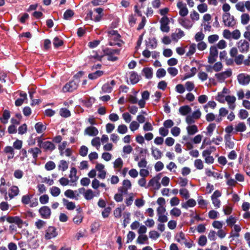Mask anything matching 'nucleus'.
I'll list each match as a JSON object with an SVG mask.
<instances>
[{
    "label": "nucleus",
    "mask_w": 250,
    "mask_h": 250,
    "mask_svg": "<svg viewBox=\"0 0 250 250\" xmlns=\"http://www.w3.org/2000/svg\"><path fill=\"white\" fill-rule=\"evenodd\" d=\"M74 13L72 10H67L63 14V18L68 20L73 16Z\"/></svg>",
    "instance_id": "54"
},
{
    "label": "nucleus",
    "mask_w": 250,
    "mask_h": 250,
    "mask_svg": "<svg viewBox=\"0 0 250 250\" xmlns=\"http://www.w3.org/2000/svg\"><path fill=\"white\" fill-rule=\"evenodd\" d=\"M212 68H213V70L214 71H215V72H219L223 68V64L220 62H216L212 66Z\"/></svg>",
    "instance_id": "55"
},
{
    "label": "nucleus",
    "mask_w": 250,
    "mask_h": 250,
    "mask_svg": "<svg viewBox=\"0 0 250 250\" xmlns=\"http://www.w3.org/2000/svg\"><path fill=\"white\" fill-rule=\"evenodd\" d=\"M181 132V129L177 126H174L171 129V133L175 137L179 136Z\"/></svg>",
    "instance_id": "62"
},
{
    "label": "nucleus",
    "mask_w": 250,
    "mask_h": 250,
    "mask_svg": "<svg viewBox=\"0 0 250 250\" xmlns=\"http://www.w3.org/2000/svg\"><path fill=\"white\" fill-rule=\"evenodd\" d=\"M39 212L42 218L44 219H48L51 214L50 208L47 206H43L41 208Z\"/></svg>",
    "instance_id": "13"
},
{
    "label": "nucleus",
    "mask_w": 250,
    "mask_h": 250,
    "mask_svg": "<svg viewBox=\"0 0 250 250\" xmlns=\"http://www.w3.org/2000/svg\"><path fill=\"white\" fill-rule=\"evenodd\" d=\"M178 21L182 26L187 29H189L193 25V23L191 21L186 19L179 18Z\"/></svg>",
    "instance_id": "20"
},
{
    "label": "nucleus",
    "mask_w": 250,
    "mask_h": 250,
    "mask_svg": "<svg viewBox=\"0 0 250 250\" xmlns=\"http://www.w3.org/2000/svg\"><path fill=\"white\" fill-rule=\"evenodd\" d=\"M151 152L152 157L155 160L160 159L163 156V152L157 147L152 146Z\"/></svg>",
    "instance_id": "18"
},
{
    "label": "nucleus",
    "mask_w": 250,
    "mask_h": 250,
    "mask_svg": "<svg viewBox=\"0 0 250 250\" xmlns=\"http://www.w3.org/2000/svg\"><path fill=\"white\" fill-rule=\"evenodd\" d=\"M190 18L191 20V22L194 23L195 21L199 20L200 15L195 10H193L190 13Z\"/></svg>",
    "instance_id": "35"
},
{
    "label": "nucleus",
    "mask_w": 250,
    "mask_h": 250,
    "mask_svg": "<svg viewBox=\"0 0 250 250\" xmlns=\"http://www.w3.org/2000/svg\"><path fill=\"white\" fill-rule=\"evenodd\" d=\"M68 162L65 160H61L58 165V168L62 171H65L68 168Z\"/></svg>",
    "instance_id": "31"
},
{
    "label": "nucleus",
    "mask_w": 250,
    "mask_h": 250,
    "mask_svg": "<svg viewBox=\"0 0 250 250\" xmlns=\"http://www.w3.org/2000/svg\"><path fill=\"white\" fill-rule=\"evenodd\" d=\"M140 127V124L136 121H132L129 125V129L132 132H134L139 129Z\"/></svg>",
    "instance_id": "45"
},
{
    "label": "nucleus",
    "mask_w": 250,
    "mask_h": 250,
    "mask_svg": "<svg viewBox=\"0 0 250 250\" xmlns=\"http://www.w3.org/2000/svg\"><path fill=\"white\" fill-rule=\"evenodd\" d=\"M196 201L193 199H190L186 203L182 204V207L184 208H188V207H193L196 205Z\"/></svg>",
    "instance_id": "37"
},
{
    "label": "nucleus",
    "mask_w": 250,
    "mask_h": 250,
    "mask_svg": "<svg viewBox=\"0 0 250 250\" xmlns=\"http://www.w3.org/2000/svg\"><path fill=\"white\" fill-rule=\"evenodd\" d=\"M119 50L118 49H107L104 51L105 54L107 56V59L110 61H116L118 60V57L114 56V54H119Z\"/></svg>",
    "instance_id": "10"
},
{
    "label": "nucleus",
    "mask_w": 250,
    "mask_h": 250,
    "mask_svg": "<svg viewBox=\"0 0 250 250\" xmlns=\"http://www.w3.org/2000/svg\"><path fill=\"white\" fill-rule=\"evenodd\" d=\"M128 131L127 127L126 125L122 124L118 126L117 131L121 134H125Z\"/></svg>",
    "instance_id": "48"
},
{
    "label": "nucleus",
    "mask_w": 250,
    "mask_h": 250,
    "mask_svg": "<svg viewBox=\"0 0 250 250\" xmlns=\"http://www.w3.org/2000/svg\"><path fill=\"white\" fill-rule=\"evenodd\" d=\"M32 197V195L29 194L23 195L21 198L22 203L25 205L29 204Z\"/></svg>",
    "instance_id": "57"
},
{
    "label": "nucleus",
    "mask_w": 250,
    "mask_h": 250,
    "mask_svg": "<svg viewBox=\"0 0 250 250\" xmlns=\"http://www.w3.org/2000/svg\"><path fill=\"white\" fill-rule=\"evenodd\" d=\"M186 129L189 135H193L198 131V127L195 125H188Z\"/></svg>",
    "instance_id": "30"
},
{
    "label": "nucleus",
    "mask_w": 250,
    "mask_h": 250,
    "mask_svg": "<svg viewBox=\"0 0 250 250\" xmlns=\"http://www.w3.org/2000/svg\"><path fill=\"white\" fill-rule=\"evenodd\" d=\"M216 128V125L215 124L212 123L210 124L208 127H207V132L206 133L207 135L211 136L212 134V132Z\"/></svg>",
    "instance_id": "50"
},
{
    "label": "nucleus",
    "mask_w": 250,
    "mask_h": 250,
    "mask_svg": "<svg viewBox=\"0 0 250 250\" xmlns=\"http://www.w3.org/2000/svg\"><path fill=\"white\" fill-rule=\"evenodd\" d=\"M20 95L21 98H19L15 101V105L17 106H21L23 104L24 101L27 99V95L24 92H21Z\"/></svg>",
    "instance_id": "29"
},
{
    "label": "nucleus",
    "mask_w": 250,
    "mask_h": 250,
    "mask_svg": "<svg viewBox=\"0 0 250 250\" xmlns=\"http://www.w3.org/2000/svg\"><path fill=\"white\" fill-rule=\"evenodd\" d=\"M62 202L64 206L68 210H73L76 208V206L74 203L70 202L65 198L62 199Z\"/></svg>",
    "instance_id": "28"
},
{
    "label": "nucleus",
    "mask_w": 250,
    "mask_h": 250,
    "mask_svg": "<svg viewBox=\"0 0 250 250\" xmlns=\"http://www.w3.org/2000/svg\"><path fill=\"white\" fill-rule=\"evenodd\" d=\"M176 240L179 242L182 243L185 240V234L183 232H180L177 234L175 236Z\"/></svg>",
    "instance_id": "56"
},
{
    "label": "nucleus",
    "mask_w": 250,
    "mask_h": 250,
    "mask_svg": "<svg viewBox=\"0 0 250 250\" xmlns=\"http://www.w3.org/2000/svg\"><path fill=\"white\" fill-rule=\"evenodd\" d=\"M12 223L16 224L17 226L20 228H21L23 225H25L26 226L28 225L26 223L24 222L18 216H12Z\"/></svg>",
    "instance_id": "25"
},
{
    "label": "nucleus",
    "mask_w": 250,
    "mask_h": 250,
    "mask_svg": "<svg viewBox=\"0 0 250 250\" xmlns=\"http://www.w3.org/2000/svg\"><path fill=\"white\" fill-rule=\"evenodd\" d=\"M225 101L227 102L229 109L233 110L235 108V102L236 101V98L235 96L228 95L225 97Z\"/></svg>",
    "instance_id": "17"
},
{
    "label": "nucleus",
    "mask_w": 250,
    "mask_h": 250,
    "mask_svg": "<svg viewBox=\"0 0 250 250\" xmlns=\"http://www.w3.org/2000/svg\"><path fill=\"white\" fill-rule=\"evenodd\" d=\"M169 20L167 17H163L160 20L161 30L164 32H168L169 31L168 24Z\"/></svg>",
    "instance_id": "11"
},
{
    "label": "nucleus",
    "mask_w": 250,
    "mask_h": 250,
    "mask_svg": "<svg viewBox=\"0 0 250 250\" xmlns=\"http://www.w3.org/2000/svg\"><path fill=\"white\" fill-rule=\"evenodd\" d=\"M185 87L188 91H191L194 89L195 85L193 82L188 81L186 83Z\"/></svg>",
    "instance_id": "60"
},
{
    "label": "nucleus",
    "mask_w": 250,
    "mask_h": 250,
    "mask_svg": "<svg viewBox=\"0 0 250 250\" xmlns=\"http://www.w3.org/2000/svg\"><path fill=\"white\" fill-rule=\"evenodd\" d=\"M56 167V165L53 161L47 162L45 165V168L48 171L52 170Z\"/></svg>",
    "instance_id": "53"
},
{
    "label": "nucleus",
    "mask_w": 250,
    "mask_h": 250,
    "mask_svg": "<svg viewBox=\"0 0 250 250\" xmlns=\"http://www.w3.org/2000/svg\"><path fill=\"white\" fill-rule=\"evenodd\" d=\"M169 213L171 216L178 217L181 215L182 211L180 209L175 207L170 210Z\"/></svg>",
    "instance_id": "36"
},
{
    "label": "nucleus",
    "mask_w": 250,
    "mask_h": 250,
    "mask_svg": "<svg viewBox=\"0 0 250 250\" xmlns=\"http://www.w3.org/2000/svg\"><path fill=\"white\" fill-rule=\"evenodd\" d=\"M234 129V133H236L238 132H244L246 131L247 126L244 123L240 122L235 125Z\"/></svg>",
    "instance_id": "27"
},
{
    "label": "nucleus",
    "mask_w": 250,
    "mask_h": 250,
    "mask_svg": "<svg viewBox=\"0 0 250 250\" xmlns=\"http://www.w3.org/2000/svg\"><path fill=\"white\" fill-rule=\"evenodd\" d=\"M143 72L146 78L151 79L152 78L153 75L152 68L149 67L144 68Z\"/></svg>",
    "instance_id": "40"
},
{
    "label": "nucleus",
    "mask_w": 250,
    "mask_h": 250,
    "mask_svg": "<svg viewBox=\"0 0 250 250\" xmlns=\"http://www.w3.org/2000/svg\"><path fill=\"white\" fill-rule=\"evenodd\" d=\"M57 235L56 229L53 227H50L46 230L45 235V238L46 239H50L52 238L55 237Z\"/></svg>",
    "instance_id": "19"
},
{
    "label": "nucleus",
    "mask_w": 250,
    "mask_h": 250,
    "mask_svg": "<svg viewBox=\"0 0 250 250\" xmlns=\"http://www.w3.org/2000/svg\"><path fill=\"white\" fill-rule=\"evenodd\" d=\"M10 117V112L7 110H4L2 114V118H1V122L4 124H6Z\"/></svg>",
    "instance_id": "42"
},
{
    "label": "nucleus",
    "mask_w": 250,
    "mask_h": 250,
    "mask_svg": "<svg viewBox=\"0 0 250 250\" xmlns=\"http://www.w3.org/2000/svg\"><path fill=\"white\" fill-rule=\"evenodd\" d=\"M196 45L195 43H192L188 47V51L186 53V56L190 57L196 51Z\"/></svg>",
    "instance_id": "39"
},
{
    "label": "nucleus",
    "mask_w": 250,
    "mask_h": 250,
    "mask_svg": "<svg viewBox=\"0 0 250 250\" xmlns=\"http://www.w3.org/2000/svg\"><path fill=\"white\" fill-rule=\"evenodd\" d=\"M160 178V176L158 175L151 179L148 183V186L152 187L155 189H159L161 188V184L159 182Z\"/></svg>",
    "instance_id": "16"
},
{
    "label": "nucleus",
    "mask_w": 250,
    "mask_h": 250,
    "mask_svg": "<svg viewBox=\"0 0 250 250\" xmlns=\"http://www.w3.org/2000/svg\"><path fill=\"white\" fill-rule=\"evenodd\" d=\"M104 74L103 71L98 70L94 73H90L88 75V78L91 80L96 79L102 76Z\"/></svg>",
    "instance_id": "38"
},
{
    "label": "nucleus",
    "mask_w": 250,
    "mask_h": 250,
    "mask_svg": "<svg viewBox=\"0 0 250 250\" xmlns=\"http://www.w3.org/2000/svg\"><path fill=\"white\" fill-rule=\"evenodd\" d=\"M49 191L53 197H58L61 193V189L57 187H52L49 188Z\"/></svg>",
    "instance_id": "32"
},
{
    "label": "nucleus",
    "mask_w": 250,
    "mask_h": 250,
    "mask_svg": "<svg viewBox=\"0 0 250 250\" xmlns=\"http://www.w3.org/2000/svg\"><path fill=\"white\" fill-rule=\"evenodd\" d=\"M35 128L38 133H42L46 129V126L39 122L36 124Z\"/></svg>",
    "instance_id": "33"
},
{
    "label": "nucleus",
    "mask_w": 250,
    "mask_h": 250,
    "mask_svg": "<svg viewBox=\"0 0 250 250\" xmlns=\"http://www.w3.org/2000/svg\"><path fill=\"white\" fill-rule=\"evenodd\" d=\"M84 133L89 136H95L98 134L99 131L95 127L89 126L85 129Z\"/></svg>",
    "instance_id": "21"
},
{
    "label": "nucleus",
    "mask_w": 250,
    "mask_h": 250,
    "mask_svg": "<svg viewBox=\"0 0 250 250\" xmlns=\"http://www.w3.org/2000/svg\"><path fill=\"white\" fill-rule=\"evenodd\" d=\"M177 7L179 10V15L183 17H186L188 13V10L186 4L181 0H179L177 3Z\"/></svg>",
    "instance_id": "7"
},
{
    "label": "nucleus",
    "mask_w": 250,
    "mask_h": 250,
    "mask_svg": "<svg viewBox=\"0 0 250 250\" xmlns=\"http://www.w3.org/2000/svg\"><path fill=\"white\" fill-rule=\"evenodd\" d=\"M108 43L110 46L114 45H118L120 46L121 45V36L118 33L117 31L112 29L109 30L107 31Z\"/></svg>",
    "instance_id": "2"
},
{
    "label": "nucleus",
    "mask_w": 250,
    "mask_h": 250,
    "mask_svg": "<svg viewBox=\"0 0 250 250\" xmlns=\"http://www.w3.org/2000/svg\"><path fill=\"white\" fill-rule=\"evenodd\" d=\"M223 22L225 26L233 27L236 24V20L230 13H224L222 15Z\"/></svg>",
    "instance_id": "3"
},
{
    "label": "nucleus",
    "mask_w": 250,
    "mask_h": 250,
    "mask_svg": "<svg viewBox=\"0 0 250 250\" xmlns=\"http://www.w3.org/2000/svg\"><path fill=\"white\" fill-rule=\"evenodd\" d=\"M191 111V107L188 105L181 106L179 109V112L183 116L187 115Z\"/></svg>",
    "instance_id": "26"
},
{
    "label": "nucleus",
    "mask_w": 250,
    "mask_h": 250,
    "mask_svg": "<svg viewBox=\"0 0 250 250\" xmlns=\"http://www.w3.org/2000/svg\"><path fill=\"white\" fill-rule=\"evenodd\" d=\"M226 145L229 148H232L234 146V143L231 141V136L229 134L226 135L225 136Z\"/></svg>",
    "instance_id": "44"
},
{
    "label": "nucleus",
    "mask_w": 250,
    "mask_h": 250,
    "mask_svg": "<svg viewBox=\"0 0 250 250\" xmlns=\"http://www.w3.org/2000/svg\"><path fill=\"white\" fill-rule=\"evenodd\" d=\"M91 145L96 148L97 149H99L101 146V141L100 139L98 137L94 138L91 142Z\"/></svg>",
    "instance_id": "41"
},
{
    "label": "nucleus",
    "mask_w": 250,
    "mask_h": 250,
    "mask_svg": "<svg viewBox=\"0 0 250 250\" xmlns=\"http://www.w3.org/2000/svg\"><path fill=\"white\" fill-rule=\"evenodd\" d=\"M231 75V70L230 69H228L225 71L215 74V77L218 82L223 83L226 79L230 77Z\"/></svg>",
    "instance_id": "4"
},
{
    "label": "nucleus",
    "mask_w": 250,
    "mask_h": 250,
    "mask_svg": "<svg viewBox=\"0 0 250 250\" xmlns=\"http://www.w3.org/2000/svg\"><path fill=\"white\" fill-rule=\"evenodd\" d=\"M218 54L217 48L214 46H211L209 50V55L208 57V62L210 64H212L215 62Z\"/></svg>",
    "instance_id": "8"
},
{
    "label": "nucleus",
    "mask_w": 250,
    "mask_h": 250,
    "mask_svg": "<svg viewBox=\"0 0 250 250\" xmlns=\"http://www.w3.org/2000/svg\"><path fill=\"white\" fill-rule=\"evenodd\" d=\"M216 148L214 146H210L209 148L204 150L202 152L203 157L210 156L212 152L215 151Z\"/></svg>",
    "instance_id": "49"
},
{
    "label": "nucleus",
    "mask_w": 250,
    "mask_h": 250,
    "mask_svg": "<svg viewBox=\"0 0 250 250\" xmlns=\"http://www.w3.org/2000/svg\"><path fill=\"white\" fill-rule=\"evenodd\" d=\"M41 148H43L45 151H52L55 148L54 145L50 141L43 142Z\"/></svg>",
    "instance_id": "22"
},
{
    "label": "nucleus",
    "mask_w": 250,
    "mask_h": 250,
    "mask_svg": "<svg viewBox=\"0 0 250 250\" xmlns=\"http://www.w3.org/2000/svg\"><path fill=\"white\" fill-rule=\"evenodd\" d=\"M238 83L242 85H247L250 82V75L247 73H240L237 76Z\"/></svg>",
    "instance_id": "6"
},
{
    "label": "nucleus",
    "mask_w": 250,
    "mask_h": 250,
    "mask_svg": "<svg viewBox=\"0 0 250 250\" xmlns=\"http://www.w3.org/2000/svg\"><path fill=\"white\" fill-rule=\"evenodd\" d=\"M179 193L180 195L186 199L189 197L188 191L186 188H182L180 190Z\"/></svg>",
    "instance_id": "61"
},
{
    "label": "nucleus",
    "mask_w": 250,
    "mask_h": 250,
    "mask_svg": "<svg viewBox=\"0 0 250 250\" xmlns=\"http://www.w3.org/2000/svg\"><path fill=\"white\" fill-rule=\"evenodd\" d=\"M123 166V161L121 158H118L114 162V167L120 169Z\"/></svg>",
    "instance_id": "51"
},
{
    "label": "nucleus",
    "mask_w": 250,
    "mask_h": 250,
    "mask_svg": "<svg viewBox=\"0 0 250 250\" xmlns=\"http://www.w3.org/2000/svg\"><path fill=\"white\" fill-rule=\"evenodd\" d=\"M77 171L76 168L72 167L71 168L69 175L70 182L74 183L78 180V177L77 176Z\"/></svg>",
    "instance_id": "23"
},
{
    "label": "nucleus",
    "mask_w": 250,
    "mask_h": 250,
    "mask_svg": "<svg viewBox=\"0 0 250 250\" xmlns=\"http://www.w3.org/2000/svg\"><path fill=\"white\" fill-rule=\"evenodd\" d=\"M95 168L98 171V177L101 179H104L106 176V171L104 170V166L102 164H96Z\"/></svg>",
    "instance_id": "14"
},
{
    "label": "nucleus",
    "mask_w": 250,
    "mask_h": 250,
    "mask_svg": "<svg viewBox=\"0 0 250 250\" xmlns=\"http://www.w3.org/2000/svg\"><path fill=\"white\" fill-rule=\"evenodd\" d=\"M250 20V15L247 13L243 14L241 16V22L243 25H246L249 23Z\"/></svg>",
    "instance_id": "43"
},
{
    "label": "nucleus",
    "mask_w": 250,
    "mask_h": 250,
    "mask_svg": "<svg viewBox=\"0 0 250 250\" xmlns=\"http://www.w3.org/2000/svg\"><path fill=\"white\" fill-rule=\"evenodd\" d=\"M194 166L198 169H202L204 167L203 162L201 159H196L194 163Z\"/></svg>",
    "instance_id": "58"
},
{
    "label": "nucleus",
    "mask_w": 250,
    "mask_h": 250,
    "mask_svg": "<svg viewBox=\"0 0 250 250\" xmlns=\"http://www.w3.org/2000/svg\"><path fill=\"white\" fill-rule=\"evenodd\" d=\"M250 44L245 40H241L238 43V48L240 52L246 53L249 50Z\"/></svg>",
    "instance_id": "12"
},
{
    "label": "nucleus",
    "mask_w": 250,
    "mask_h": 250,
    "mask_svg": "<svg viewBox=\"0 0 250 250\" xmlns=\"http://www.w3.org/2000/svg\"><path fill=\"white\" fill-rule=\"evenodd\" d=\"M198 77L200 80L203 82L208 79V75L205 72L200 71L198 74Z\"/></svg>",
    "instance_id": "59"
},
{
    "label": "nucleus",
    "mask_w": 250,
    "mask_h": 250,
    "mask_svg": "<svg viewBox=\"0 0 250 250\" xmlns=\"http://www.w3.org/2000/svg\"><path fill=\"white\" fill-rule=\"evenodd\" d=\"M12 216L1 214V226L7 230L10 224H12Z\"/></svg>",
    "instance_id": "9"
},
{
    "label": "nucleus",
    "mask_w": 250,
    "mask_h": 250,
    "mask_svg": "<svg viewBox=\"0 0 250 250\" xmlns=\"http://www.w3.org/2000/svg\"><path fill=\"white\" fill-rule=\"evenodd\" d=\"M129 79L131 83L133 84L136 83L139 80L138 75L135 72H132L130 74Z\"/></svg>",
    "instance_id": "52"
},
{
    "label": "nucleus",
    "mask_w": 250,
    "mask_h": 250,
    "mask_svg": "<svg viewBox=\"0 0 250 250\" xmlns=\"http://www.w3.org/2000/svg\"><path fill=\"white\" fill-rule=\"evenodd\" d=\"M149 97V93L148 91H144L142 93V99L138 101V105L141 108L145 107L146 105V101L148 100Z\"/></svg>",
    "instance_id": "15"
},
{
    "label": "nucleus",
    "mask_w": 250,
    "mask_h": 250,
    "mask_svg": "<svg viewBox=\"0 0 250 250\" xmlns=\"http://www.w3.org/2000/svg\"><path fill=\"white\" fill-rule=\"evenodd\" d=\"M39 200L42 204H45L49 202V196L47 194H43L40 197Z\"/></svg>",
    "instance_id": "64"
},
{
    "label": "nucleus",
    "mask_w": 250,
    "mask_h": 250,
    "mask_svg": "<svg viewBox=\"0 0 250 250\" xmlns=\"http://www.w3.org/2000/svg\"><path fill=\"white\" fill-rule=\"evenodd\" d=\"M197 10L201 13L206 12L208 10V7L206 3H203L197 6Z\"/></svg>",
    "instance_id": "46"
},
{
    "label": "nucleus",
    "mask_w": 250,
    "mask_h": 250,
    "mask_svg": "<svg viewBox=\"0 0 250 250\" xmlns=\"http://www.w3.org/2000/svg\"><path fill=\"white\" fill-rule=\"evenodd\" d=\"M83 196L85 199L89 200L92 199L94 195L91 189H87L83 193Z\"/></svg>",
    "instance_id": "47"
},
{
    "label": "nucleus",
    "mask_w": 250,
    "mask_h": 250,
    "mask_svg": "<svg viewBox=\"0 0 250 250\" xmlns=\"http://www.w3.org/2000/svg\"><path fill=\"white\" fill-rule=\"evenodd\" d=\"M5 185V180L3 178H1V187L4 186ZM20 190L17 186H13L9 189L8 195H7V189L4 187H1V193L4 194V199L7 200L8 198L10 199H12L14 197L17 196L19 193Z\"/></svg>",
    "instance_id": "1"
},
{
    "label": "nucleus",
    "mask_w": 250,
    "mask_h": 250,
    "mask_svg": "<svg viewBox=\"0 0 250 250\" xmlns=\"http://www.w3.org/2000/svg\"><path fill=\"white\" fill-rule=\"evenodd\" d=\"M78 81H71L66 83L62 88L63 92H71L76 90L78 86Z\"/></svg>",
    "instance_id": "5"
},
{
    "label": "nucleus",
    "mask_w": 250,
    "mask_h": 250,
    "mask_svg": "<svg viewBox=\"0 0 250 250\" xmlns=\"http://www.w3.org/2000/svg\"><path fill=\"white\" fill-rule=\"evenodd\" d=\"M28 152L32 154L33 158L35 159H36L38 154H41L42 152L41 149L38 147L30 148L28 150Z\"/></svg>",
    "instance_id": "34"
},
{
    "label": "nucleus",
    "mask_w": 250,
    "mask_h": 250,
    "mask_svg": "<svg viewBox=\"0 0 250 250\" xmlns=\"http://www.w3.org/2000/svg\"><path fill=\"white\" fill-rule=\"evenodd\" d=\"M244 56L243 55L236 56L234 59V62L237 65H240L244 62Z\"/></svg>",
    "instance_id": "63"
},
{
    "label": "nucleus",
    "mask_w": 250,
    "mask_h": 250,
    "mask_svg": "<svg viewBox=\"0 0 250 250\" xmlns=\"http://www.w3.org/2000/svg\"><path fill=\"white\" fill-rule=\"evenodd\" d=\"M131 188V183L129 180H124L123 182V187L122 188V192L126 193L128 189Z\"/></svg>",
    "instance_id": "24"
}]
</instances>
